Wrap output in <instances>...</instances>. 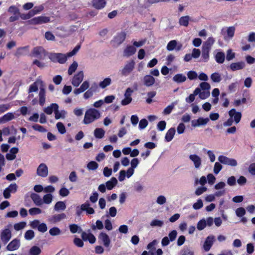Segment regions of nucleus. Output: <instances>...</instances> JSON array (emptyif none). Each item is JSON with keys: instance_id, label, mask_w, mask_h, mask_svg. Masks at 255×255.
<instances>
[{"instance_id": "62", "label": "nucleus", "mask_w": 255, "mask_h": 255, "mask_svg": "<svg viewBox=\"0 0 255 255\" xmlns=\"http://www.w3.org/2000/svg\"><path fill=\"white\" fill-rule=\"evenodd\" d=\"M187 77L190 80L196 79L198 77L197 73L194 71H190L187 74Z\"/></svg>"}, {"instance_id": "16", "label": "nucleus", "mask_w": 255, "mask_h": 255, "mask_svg": "<svg viewBox=\"0 0 255 255\" xmlns=\"http://www.w3.org/2000/svg\"><path fill=\"white\" fill-rule=\"evenodd\" d=\"M33 55L37 58L42 60L44 59L46 56L45 51L41 47L34 48L33 50Z\"/></svg>"}, {"instance_id": "17", "label": "nucleus", "mask_w": 255, "mask_h": 255, "mask_svg": "<svg viewBox=\"0 0 255 255\" xmlns=\"http://www.w3.org/2000/svg\"><path fill=\"white\" fill-rule=\"evenodd\" d=\"M229 115L231 119H233L236 124L240 122L242 114L240 112H237L236 110L233 109L229 112Z\"/></svg>"}, {"instance_id": "18", "label": "nucleus", "mask_w": 255, "mask_h": 255, "mask_svg": "<svg viewBox=\"0 0 255 255\" xmlns=\"http://www.w3.org/2000/svg\"><path fill=\"white\" fill-rule=\"evenodd\" d=\"M189 159L193 162L196 168H199L202 164L201 158L197 154H193L189 155Z\"/></svg>"}, {"instance_id": "47", "label": "nucleus", "mask_w": 255, "mask_h": 255, "mask_svg": "<svg viewBox=\"0 0 255 255\" xmlns=\"http://www.w3.org/2000/svg\"><path fill=\"white\" fill-rule=\"evenodd\" d=\"M215 59L218 63H223L225 60V54L223 52H218L215 55Z\"/></svg>"}, {"instance_id": "31", "label": "nucleus", "mask_w": 255, "mask_h": 255, "mask_svg": "<svg viewBox=\"0 0 255 255\" xmlns=\"http://www.w3.org/2000/svg\"><path fill=\"white\" fill-rule=\"evenodd\" d=\"M245 67V63L243 62H236L232 63L230 67L233 71L242 69Z\"/></svg>"}, {"instance_id": "59", "label": "nucleus", "mask_w": 255, "mask_h": 255, "mask_svg": "<svg viewBox=\"0 0 255 255\" xmlns=\"http://www.w3.org/2000/svg\"><path fill=\"white\" fill-rule=\"evenodd\" d=\"M174 108V104L172 103L171 105L168 106L167 107H166L163 111V114L165 115H169L170 114L173 110V109Z\"/></svg>"}, {"instance_id": "39", "label": "nucleus", "mask_w": 255, "mask_h": 255, "mask_svg": "<svg viewBox=\"0 0 255 255\" xmlns=\"http://www.w3.org/2000/svg\"><path fill=\"white\" fill-rule=\"evenodd\" d=\"M235 31V27L234 26H231L227 29V36L225 37V39L227 38L231 39L234 36Z\"/></svg>"}, {"instance_id": "48", "label": "nucleus", "mask_w": 255, "mask_h": 255, "mask_svg": "<svg viewBox=\"0 0 255 255\" xmlns=\"http://www.w3.org/2000/svg\"><path fill=\"white\" fill-rule=\"evenodd\" d=\"M105 134V131L101 128H96L94 130V135L96 137L98 138H102L104 137Z\"/></svg>"}, {"instance_id": "24", "label": "nucleus", "mask_w": 255, "mask_h": 255, "mask_svg": "<svg viewBox=\"0 0 255 255\" xmlns=\"http://www.w3.org/2000/svg\"><path fill=\"white\" fill-rule=\"evenodd\" d=\"M15 119L14 114L12 113H7L0 118V124H4Z\"/></svg>"}, {"instance_id": "57", "label": "nucleus", "mask_w": 255, "mask_h": 255, "mask_svg": "<svg viewBox=\"0 0 255 255\" xmlns=\"http://www.w3.org/2000/svg\"><path fill=\"white\" fill-rule=\"evenodd\" d=\"M127 173L128 170L127 171L122 170L120 171L118 177L120 181H123L125 179L126 177L128 178V175Z\"/></svg>"}, {"instance_id": "41", "label": "nucleus", "mask_w": 255, "mask_h": 255, "mask_svg": "<svg viewBox=\"0 0 255 255\" xmlns=\"http://www.w3.org/2000/svg\"><path fill=\"white\" fill-rule=\"evenodd\" d=\"M136 49L132 46H128L124 51V54L125 56H129L135 53Z\"/></svg>"}, {"instance_id": "26", "label": "nucleus", "mask_w": 255, "mask_h": 255, "mask_svg": "<svg viewBox=\"0 0 255 255\" xmlns=\"http://www.w3.org/2000/svg\"><path fill=\"white\" fill-rule=\"evenodd\" d=\"M80 209L81 211H86V213L88 214H94L95 213L94 209L90 207L89 203H85L83 204L80 206Z\"/></svg>"}, {"instance_id": "30", "label": "nucleus", "mask_w": 255, "mask_h": 255, "mask_svg": "<svg viewBox=\"0 0 255 255\" xmlns=\"http://www.w3.org/2000/svg\"><path fill=\"white\" fill-rule=\"evenodd\" d=\"M209 47H205V46L202 47V59L203 61L207 62L209 58Z\"/></svg>"}, {"instance_id": "6", "label": "nucleus", "mask_w": 255, "mask_h": 255, "mask_svg": "<svg viewBox=\"0 0 255 255\" xmlns=\"http://www.w3.org/2000/svg\"><path fill=\"white\" fill-rule=\"evenodd\" d=\"M135 63L133 61H129L127 63L122 69L120 71L122 76H127L129 74L134 68Z\"/></svg>"}, {"instance_id": "21", "label": "nucleus", "mask_w": 255, "mask_h": 255, "mask_svg": "<svg viewBox=\"0 0 255 255\" xmlns=\"http://www.w3.org/2000/svg\"><path fill=\"white\" fill-rule=\"evenodd\" d=\"M215 241V237L213 236H208L206 239L203 245V248L205 251H208L212 246Z\"/></svg>"}, {"instance_id": "38", "label": "nucleus", "mask_w": 255, "mask_h": 255, "mask_svg": "<svg viewBox=\"0 0 255 255\" xmlns=\"http://www.w3.org/2000/svg\"><path fill=\"white\" fill-rule=\"evenodd\" d=\"M106 4V1L105 0H94L93 5L97 8L100 9L105 6Z\"/></svg>"}, {"instance_id": "19", "label": "nucleus", "mask_w": 255, "mask_h": 255, "mask_svg": "<svg viewBox=\"0 0 255 255\" xmlns=\"http://www.w3.org/2000/svg\"><path fill=\"white\" fill-rule=\"evenodd\" d=\"M126 37V33L124 32H122L119 33L113 40V43L114 46H118L121 44Z\"/></svg>"}, {"instance_id": "20", "label": "nucleus", "mask_w": 255, "mask_h": 255, "mask_svg": "<svg viewBox=\"0 0 255 255\" xmlns=\"http://www.w3.org/2000/svg\"><path fill=\"white\" fill-rule=\"evenodd\" d=\"M48 168L47 166L42 163L39 165L37 169V174L41 177H46L48 175Z\"/></svg>"}, {"instance_id": "46", "label": "nucleus", "mask_w": 255, "mask_h": 255, "mask_svg": "<svg viewBox=\"0 0 255 255\" xmlns=\"http://www.w3.org/2000/svg\"><path fill=\"white\" fill-rule=\"evenodd\" d=\"M34 236L35 233L34 231L31 230L26 231L24 235V239L27 241L31 240L34 238Z\"/></svg>"}, {"instance_id": "60", "label": "nucleus", "mask_w": 255, "mask_h": 255, "mask_svg": "<svg viewBox=\"0 0 255 255\" xmlns=\"http://www.w3.org/2000/svg\"><path fill=\"white\" fill-rule=\"evenodd\" d=\"M203 206V203L201 199L197 200V202L193 204V208L195 210H198L202 208Z\"/></svg>"}, {"instance_id": "52", "label": "nucleus", "mask_w": 255, "mask_h": 255, "mask_svg": "<svg viewBox=\"0 0 255 255\" xmlns=\"http://www.w3.org/2000/svg\"><path fill=\"white\" fill-rule=\"evenodd\" d=\"M49 233L51 236H59L61 234V231L58 227H53L49 231Z\"/></svg>"}, {"instance_id": "11", "label": "nucleus", "mask_w": 255, "mask_h": 255, "mask_svg": "<svg viewBox=\"0 0 255 255\" xmlns=\"http://www.w3.org/2000/svg\"><path fill=\"white\" fill-rule=\"evenodd\" d=\"M99 240L104 245L105 247H109L111 243L109 236L105 232H101L98 236Z\"/></svg>"}, {"instance_id": "1", "label": "nucleus", "mask_w": 255, "mask_h": 255, "mask_svg": "<svg viewBox=\"0 0 255 255\" xmlns=\"http://www.w3.org/2000/svg\"><path fill=\"white\" fill-rule=\"evenodd\" d=\"M39 92V102L41 106L45 102V90L43 82L41 79H37L33 84L30 85L28 89V98L32 99L35 96V93H37L38 89Z\"/></svg>"}, {"instance_id": "9", "label": "nucleus", "mask_w": 255, "mask_h": 255, "mask_svg": "<svg viewBox=\"0 0 255 255\" xmlns=\"http://www.w3.org/2000/svg\"><path fill=\"white\" fill-rule=\"evenodd\" d=\"M133 92V90L130 88L127 89L125 94L124 99L121 101V104L123 106L127 105L131 103L132 101L131 94Z\"/></svg>"}, {"instance_id": "63", "label": "nucleus", "mask_w": 255, "mask_h": 255, "mask_svg": "<svg viewBox=\"0 0 255 255\" xmlns=\"http://www.w3.org/2000/svg\"><path fill=\"white\" fill-rule=\"evenodd\" d=\"M236 215L239 217H242L246 214V210L243 208L240 207L236 209Z\"/></svg>"}, {"instance_id": "7", "label": "nucleus", "mask_w": 255, "mask_h": 255, "mask_svg": "<svg viewBox=\"0 0 255 255\" xmlns=\"http://www.w3.org/2000/svg\"><path fill=\"white\" fill-rule=\"evenodd\" d=\"M18 186L16 183L10 184L3 191V196L5 199H8L10 197V193H14L17 191Z\"/></svg>"}, {"instance_id": "35", "label": "nucleus", "mask_w": 255, "mask_h": 255, "mask_svg": "<svg viewBox=\"0 0 255 255\" xmlns=\"http://www.w3.org/2000/svg\"><path fill=\"white\" fill-rule=\"evenodd\" d=\"M41 252L40 248L34 246L30 248L28 251V255H39Z\"/></svg>"}, {"instance_id": "53", "label": "nucleus", "mask_w": 255, "mask_h": 255, "mask_svg": "<svg viewBox=\"0 0 255 255\" xmlns=\"http://www.w3.org/2000/svg\"><path fill=\"white\" fill-rule=\"evenodd\" d=\"M150 226L154 227H161L163 225V222L161 220H159L157 219H154L151 221L150 223Z\"/></svg>"}, {"instance_id": "43", "label": "nucleus", "mask_w": 255, "mask_h": 255, "mask_svg": "<svg viewBox=\"0 0 255 255\" xmlns=\"http://www.w3.org/2000/svg\"><path fill=\"white\" fill-rule=\"evenodd\" d=\"M66 204L64 202H57L54 206V210L55 211H63L66 209Z\"/></svg>"}, {"instance_id": "37", "label": "nucleus", "mask_w": 255, "mask_h": 255, "mask_svg": "<svg viewBox=\"0 0 255 255\" xmlns=\"http://www.w3.org/2000/svg\"><path fill=\"white\" fill-rule=\"evenodd\" d=\"M175 133V129L174 128H170L167 132L165 138L167 141H171Z\"/></svg>"}, {"instance_id": "45", "label": "nucleus", "mask_w": 255, "mask_h": 255, "mask_svg": "<svg viewBox=\"0 0 255 255\" xmlns=\"http://www.w3.org/2000/svg\"><path fill=\"white\" fill-rule=\"evenodd\" d=\"M78 64L77 62L74 61L69 66L68 70V73L69 75H72L77 70Z\"/></svg>"}, {"instance_id": "5", "label": "nucleus", "mask_w": 255, "mask_h": 255, "mask_svg": "<svg viewBox=\"0 0 255 255\" xmlns=\"http://www.w3.org/2000/svg\"><path fill=\"white\" fill-rule=\"evenodd\" d=\"M84 78V72L82 71L78 72L72 77L71 82L74 87H77L83 81Z\"/></svg>"}, {"instance_id": "51", "label": "nucleus", "mask_w": 255, "mask_h": 255, "mask_svg": "<svg viewBox=\"0 0 255 255\" xmlns=\"http://www.w3.org/2000/svg\"><path fill=\"white\" fill-rule=\"evenodd\" d=\"M199 97L201 99L204 100L208 98L210 95V92L208 91H203L201 90L199 88V93H198Z\"/></svg>"}, {"instance_id": "56", "label": "nucleus", "mask_w": 255, "mask_h": 255, "mask_svg": "<svg viewBox=\"0 0 255 255\" xmlns=\"http://www.w3.org/2000/svg\"><path fill=\"white\" fill-rule=\"evenodd\" d=\"M177 46V41L176 40L170 41L167 45V49L168 51H172L175 49Z\"/></svg>"}, {"instance_id": "13", "label": "nucleus", "mask_w": 255, "mask_h": 255, "mask_svg": "<svg viewBox=\"0 0 255 255\" xmlns=\"http://www.w3.org/2000/svg\"><path fill=\"white\" fill-rule=\"evenodd\" d=\"M209 122L208 118H199L191 121V125L194 128L206 125Z\"/></svg>"}, {"instance_id": "61", "label": "nucleus", "mask_w": 255, "mask_h": 255, "mask_svg": "<svg viewBox=\"0 0 255 255\" xmlns=\"http://www.w3.org/2000/svg\"><path fill=\"white\" fill-rule=\"evenodd\" d=\"M44 9V6L42 5H39L37 6H35L32 10H31V14H32L33 16L34 15L40 12Z\"/></svg>"}, {"instance_id": "10", "label": "nucleus", "mask_w": 255, "mask_h": 255, "mask_svg": "<svg viewBox=\"0 0 255 255\" xmlns=\"http://www.w3.org/2000/svg\"><path fill=\"white\" fill-rule=\"evenodd\" d=\"M11 233L9 229H5L1 231L0 238L1 241L4 244H6L11 238Z\"/></svg>"}, {"instance_id": "2", "label": "nucleus", "mask_w": 255, "mask_h": 255, "mask_svg": "<svg viewBox=\"0 0 255 255\" xmlns=\"http://www.w3.org/2000/svg\"><path fill=\"white\" fill-rule=\"evenodd\" d=\"M80 45L76 46L74 49L66 54L62 53H50L49 58L53 62H58L61 64L64 63L67 61V57H70L75 55L80 49Z\"/></svg>"}, {"instance_id": "42", "label": "nucleus", "mask_w": 255, "mask_h": 255, "mask_svg": "<svg viewBox=\"0 0 255 255\" xmlns=\"http://www.w3.org/2000/svg\"><path fill=\"white\" fill-rule=\"evenodd\" d=\"M111 82L112 80L110 78H106L99 83V86L101 88L104 89L109 86L111 84Z\"/></svg>"}, {"instance_id": "54", "label": "nucleus", "mask_w": 255, "mask_h": 255, "mask_svg": "<svg viewBox=\"0 0 255 255\" xmlns=\"http://www.w3.org/2000/svg\"><path fill=\"white\" fill-rule=\"evenodd\" d=\"M56 128L61 134H64L66 131L64 125L61 122H58L56 124Z\"/></svg>"}, {"instance_id": "36", "label": "nucleus", "mask_w": 255, "mask_h": 255, "mask_svg": "<svg viewBox=\"0 0 255 255\" xmlns=\"http://www.w3.org/2000/svg\"><path fill=\"white\" fill-rule=\"evenodd\" d=\"M199 88H197L195 89V90L194 91L193 93L190 94L189 97H187L185 99L186 102L188 103H191L193 102L195 99V96L198 95V93H199Z\"/></svg>"}, {"instance_id": "23", "label": "nucleus", "mask_w": 255, "mask_h": 255, "mask_svg": "<svg viewBox=\"0 0 255 255\" xmlns=\"http://www.w3.org/2000/svg\"><path fill=\"white\" fill-rule=\"evenodd\" d=\"M155 82L154 78L150 75H146L143 78V84L147 87L153 86Z\"/></svg>"}, {"instance_id": "32", "label": "nucleus", "mask_w": 255, "mask_h": 255, "mask_svg": "<svg viewBox=\"0 0 255 255\" xmlns=\"http://www.w3.org/2000/svg\"><path fill=\"white\" fill-rule=\"evenodd\" d=\"M54 115H55V119L56 120L64 119H65V118L67 115V112L66 111H65L64 110L59 111L58 109L55 111Z\"/></svg>"}, {"instance_id": "15", "label": "nucleus", "mask_w": 255, "mask_h": 255, "mask_svg": "<svg viewBox=\"0 0 255 255\" xmlns=\"http://www.w3.org/2000/svg\"><path fill=\"white\" fill-rule=\"evenodd\" d=\"M90 87V83L88 81H84L79 88L75 89L73 93L75 95H78L87 90Z\"/></svg>"}, {"instance_id": "14", "label": "nucleus", "mask_w": 255, "mask_h": 255, "mask_svg": "<svg viewBox=\"0 0 255 255\" xmlns=\"http://www.w3.org/2000/svg\"><path fill=\"white\" fill-rule=\"evenodd\" d=\"M20 246V240L14 239L12 240L7 246L6 249L9 251L17 250Z\"/></svg>"}, {"instance_id": "28", "label": "nucleus", "mask_w": 255, "mask_h": 255, "mask_svg": "<svg viewBox=\"0 0 255 255\" xmlns=\"http://www.w3.org/2000/svg\"><path fill=\"white\" fill-rule=\"evenodd\" d=\"M30 197L36 205L40 206L43 204L42 200L39 195L32 193L30 195Z\"/></svg>"}, {"instance_id": "64", "label": "nucleus", "mask_w": 255, "mask_h": 255, "mask_svg": "<svg viewBox=\"0 0 255 255\" xmlns=\"http://www.w3.org/2000/svg\"><path fill=\"white\" fill-rule=\"evenodd\" d=\"M8 11L10 13L15 14V15H16V14L19 15L20 14L19 9L17 7H16L15 6H14V5L10 6L8 8Z\"/></svg>"}, {"instance_id": "4", "label": "nucleus", "mask_w": 255, "mask_h": 255, "mask_svg": "<svg viewBox=\"0 0 255 255\" xmlns=\"http://www.w3.org/2000/svg\"><path fill=\"white\" fill-rule=\"evenodd\" d=\"M50 18L48 16L41 15L34 17L29 21L30 24L38 25L49 22Z\"/></svg>"}, {"instance_id": "25", "label": "nucleus", "mask_w": 255, "mask_h": 255, "mask_svg": "<svg viewBox=\"0 0 255 255\" xmlns=\"http://www.w3.org/2000/svg\"><path fill=\"white\" fill-rule=\"evenodd\" d=\"M59 108L57 104L53 103L47 107L44 108V112L47 115H51L53 112L55 113L56 110Z\"/></svg>"}, {"instance_id": "49", "label": "nucleus", "mask_w": 255, "mask_h": 255, "mask_svg": "<svg viewBox=\"0 0 255 255\" xmlns=\"http://www.w3.org/2000/svg\"><path fill=\"white\" fill-rule=\"evenodd\" d=\"M189 20L190 17L189 16H184L179 19V22L180 25L186 27L188 25Z\"/></svg>"}, {"instance_id": "44", "label": "nucleus", "mask_w": 255, "mask_h": 255, "mask_svg": "<svg viewBox=\"0 0 255 255\" xmlns=\"http://www.w3.org/2000/svg\"><path fill=\"white\" fill-rule=\"evenodd\" d=\"M53 197L51 194H47L43 196L42 198L43 204H50L53 200Z\"/></svg>"}, {"instance_id": "40", "label": "nucleus", "mask_w": 255, "mask_h": 255, "mask_svg": "<svg viewBox=\"0 0 255 255\" xmlns=\"http://www.w3.org/2000/svg\"><path fill=\"white\" fill-rule=\"evenodd\" d=\"M211 79L213 82L219 83L221 81L222 78L221 74L218 72L213 73L211 75Z\"/></svg>"}, {"instance_id": "22", "label": "nucleus", "mask_w": 255, "mask_h": 255, "mask_svg": "<svg viewBox=\"0 0 255 255\" xmlns=\"http://www.w3.org/2000/svg\"><path fill=\"white\" fill-rule=\"evenodd\" d=\"M81 237L84 241H89L91 244H94L96 242V238L91 233L83 232Z\"/></svg>"}, {"instance_id": "8", "label": "nucleus", "mask_w": 255, "mask_h": 255, "mask_svg": "<svg viewBox=\"0 0 255 255\" xmlns=\"http://www.w3.org/2000/svg\"><path fill=\"white\" fill-rule=\"evenodd\" d=\"M130 167L128 169V178H129L132 176L134 173V169L138 166L139 161L138 158H132L130 161Z\"/></svg>"}, {"instance_id": "50", "label": "nucleus", "mask_w": 255, "mask_h": 255, "mask_svg": "<svg viewBox=\"0 0 255 255\" xmlns=\"http://www.w3.org/2000/svg\"><path fill=\"white\" fill-rule=\"evenodd\" d=\"M26 226V223L25 222H20L16 224H14L13 225L14 229L16 231H18L21 230L25 228Z\"/></svg>"}, {"instance_id": "3", "label": "nucleus", "mask_w": 255, "mask_h": 255, "mask_svg": "<svg viewBox=\"0 0 255 255\" xmlns=\"http://www.w3.org/2000/svg\"><path fill=\"white\" fill-rule=\"evenodd\" d=\"M101 117V113L99 111L95 108H90L85 113L83 123L85 125H89Z\"/></svg>"}, {"instance_id": "58", "label": "nucleus", "mask_w": 255, "mask_h": 255, "mask_svg": "<svg viewBox=\"0 0 255 255\" xmlns=\"http://www.w3.org/2000/svg\"><path fill=\"white\" fill-rule=\"evenodd\" d=\"M207 226L206 222H205V219H202L200 220L197 225V228L198 230H203Z\"/></svg>"}, {"instance_id": "55", "label": "nucleus", "mask_w": 255, "mask_h": 255, "mask_svg": "<svg viewBox=\"0 0 255 255\" xmlns=\"http://www.w3.org/2000/svg\"><path fill=\"white\" fill-rule=\"evenodd\" d=\"M200 89L201 90L203 91H210V89H211L210 85L206 82H202L199 85Z\"/></svg>"}, {"instance_id": "27", "label": "nucleus", "mask_w": 255, "mask_h": 255, "mask_svg": "<svg viewBox=\"0 0 255 255\" xmlns=\"http://www.w3.org/2000/svg\"><path fill=\"white\" fill-rule=\"evenodd\" d=\"M18 149L17 147L12 148L9 151V153L6 155V158L8 160H12L15 158V154L18 152Z\"/></svg>"}, {"instance_id": "29", "label": "nucleus", "mask_w": 255, "mask_h": 255, "mask_svg": "<svg viewBox=\"0 0 255 255\" xmlns=\"http://www.w3.org/2000/svg\"><path fill=\"white\" fill-rule=\"evenodd\" d=\"M186 79V77L183 74H177L173 77V81L177 83L184 82Z\"/></svg>"}, {"instance_id": "33", "label": "nucleus", "mask_w": 255, "mask_h": 255, "mask_svg": "<svg viewBox=\"0 0 255 255\" xmlns=\"http://www.w3.org/2000/svg\"><path fill=\"white\" fill-rule=\"evenodd\" d=\"M118 184V180L115 177H112L106 183V186L108 190H112Z\"/></svg>"}, {"instance_id": "12", "label": "nucleus", "mask_w": 255, "mask_h": 255, "mask_svg": "<svg viewBox=\"0 0 255 255\" xmlns=\"http://www.w3.org/2000/svg\"><path fill=\"white\" fill-rule=\"evenodd\" d=\"M219 161L223 164L236 166L237 165V161L234 159L229 158L226 156L221 155L218 157Z\"/></svg>"}, {"instance_id": "34", "label": "nucleus", "mask_w": 255, "mask_h": 255, "mask_svg": "<svg viewBox=\"0 0 255 255\" xmlns=\"http://www.w3.org/2000/svg\"><path fill=\"white\" fill-rule=\"evenodd\" d=\"M66 218L65 214L62 213L60 214L55 215L50 219V221L53 223H56L60 221L61 220Z\"/></svg>"}]
</instances>
